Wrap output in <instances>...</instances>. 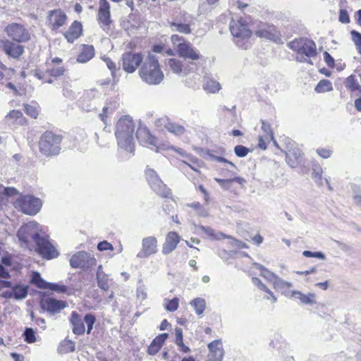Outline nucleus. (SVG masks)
<instances>
[{
	"mask_svg": "<svg viewBox=\"0 0 361 361\" xmlns=\"http://www.w3.org/2000/svg\"><path fill=\"white\" fill-rule=\"evenodd\" d=\"M135 125L129 116H122L116 123L115 135L118 145L130 153L134 151Z\"/></svg>",
	"mask_w": 361,
	"mask_h": 361,
	"instance_id": "1",
	"label": "nucleus"
},
{
	"mask_svg": "<svg viewBox=\"0 0 361 361\" xmlns=\"http://www.w3.org/2000/svg\"><path fill=\"white\" fill-rule=\"evenodd\" d=\"M139 75L148 85H157L163 80L164 73L155 56L149 54L144 60L139 70Z\"/></svg>",
	"mask_w": 361,
	"mask_h": 361,
	"instance_id": "2",
	"label": "nucleus"
},
{
	"mask_svg": "<svg viewBox=\"0 0 361 361\" xmlns=\"http://www.w3.org/2000/svg\"><path fill=\"white\" fill-rule=\"evenodd\" d=\"M229 29L234 37V42L238 47L247 49L250 47L252 31L245 20L242 18L236 20L233 18L229 24Z\"/></svg>",
	"mask_w": 361,
	"mask_h": 361,
	"instance_id": "3",
	"label": "nucleus"
},
{
	"mask_svg": "<svg viewBox=\"0 0 361 361\" xmlns=\"http://www.w3.org/2000/svg\"><path fill=\"white\" fill-rule=\"evenodd\" d=\"M62 136L51 131H46L39 141V152L46 157L56 156L60 153Z\"/></svg>",
	"mask_w": 361,
	"mask_h": 361,
	"instance_id": "4",
	"label": "nucleus"
},
{
	"mask_svg": "<svg viewBox=\"0 0 361 361\" xmlns=\"http://www.w3.org/2000/svg\"><path fill=\"white\" fill-rule=\"evenodd\" d=\"M177 51L180 57L188 61L184 67L185 71L193 72L197 69L195 61L200 59L201 54L198 49L189 42H183L177 44Z\"/></svg>",
	"mask_w": 361,
	"mask_h": 361,
	"instance_id": "5",
	"label": "nucleus"
},
{
	"mask_svg": "<svg viewBox=\"0 0 361 361\" xmlns=\"http://www.w3.org/2000/svg\"><path fill=\"white\" fill-rule=\"evenodd\" d=\"M288 47L298 54H304L307 58L317 55L315 42L307 37L296 38L288 43Z\"/></svg>",
	"mask_w": 361,
	"mask_h": 361,
	"instance_id": "6",
	"label": "nucleus"
},
{
	"mask_svg": "<svg viewBox=\"0 0 361 361\" xmlns=\"http://www.w3.org/2000/svg\"><path fill=\"white\" fill-rule=\"evenodd\" d=\"M41 231L40 225L36 221H30L23 224L17 232L18 240L27 245L33 241L35 243L41 236L39 231Z\"/></svg>",
	"mask_w": 361,
	"mask_h": 361,
	"instance_id": "7",
	"label": "nucleus"
},
{
	"mask_svg": "<svg viewBox=\"0 0 361 361\" xmlns=\"http://www.w3.org/2000/svg\"><path fill=\"white\" fill-rule=\"evenodd\" d=\"M42 203L39 198L32 195H25L18 199L15 202V207L19 209L23 213L28 215L37 214Z\"/></svg>",
	"mask_w": 361,
	"mask_h": 361,
	"instance_id": "8",
	"label": "nucleus"
},
{
	"mask_svg": "<svg viewBox=\"0 0 361 361\" xmlns=\"http://www.w3.org/2000/svg\"><path fill=\"white\" fill-rule=\"evenodd\" d=\"M4 31L12 41L18 43H25L31 39L28 30L20 23H9L5 27Z\"/></svg>",
	"mask_w": 361,
	"mask_h": 361,
	"instance_id": "9",
	"label": "nucleus"
},
{
	"mask_svg": "<svg viewBox=\"0 0 361 361\" xmlns=\"http://www.w3.org/2000/svg\"><path fill=\"white\" fill-rule=\"evenodd\" d=\"M145 175L151 188L158 195L161 197H169L171 195V190L164 183L154 170L147 169L145 171Z\"/></svg>",
	"mask_w": 361,
	"mask_h": 361,
	"instance_id": "10",
	"label": "nucleus"
},
{
	"mask_svg": "<svg viewBox=\"0 0 361 361\" xmlns=\"http://www.w3.org/2000/svg\"><path fill=\"white\" fill-rule=\"evenodd\" d=\"M121 66L128 73H133L144 61L142 55L140 53L127 51L123 54Z\"/></svg>",
	"mask_w": 361,
	"mask_h": 361,
	"instance_id": "11",
	"label": "nucleus"
},
{
	"mask_svg": "<svg viewBox=\"0 0 361 361\" xmlns=\"http://www.w3.org/2000/svg\"><path fill=\"white\" fill-rule=\"evenodd\" d=\"M39 306L42 310L47 312L49 315L54 316L68 307V303L65 300L48 297L40 299Z\"/></svg>",
	"mask_w": 361,
	"mask_h": 361,
	"instance_id": "12",
	"label": "nucleus"
},
{
	"mask_svg": "<svg viewBox=\"0 0 361 361\" xmlns=\"http://www.w3.org/2000/svg\"><path fill=\"white\" fill-rule=\"evenodd\" d=\"M37 252L44 259H51L59 256V252L49 242L47 235L40 236L35 243Z\"/></svg>",
	"mask_w": 361,
	"mask_h": 361,
	"instance_id": "13",
	"label": "nucleus"
},
{
	"mask_svg": "<svg viewBox=\"0 0 361 361\" xmlns=\"http://www.w3.org/2000/svg\"><path fill=\"white\" fill-rule=\"evenodd\" d=\"M1 47L9 58L13 59H19L25 52V47L23 45L10 39L1 40Z\"/></svg>",
	"mask_w": 361,
	"mask_h": 361,
	"instance_id": "14",
	"label": "nucleus"
},
{
	"mask_svg": "<svg viewBox=\"0 0 361 361\" xmlns=\"http://www.w3.org/2000/svg\"><path fill=\"white\" fill-rule=\"evenodd\" d=\"M96 259L85 251H80L74 254L70 259L72 268H86L94 264Z\"/></svg>",
	"mask_w": 361,
	"mask_h": 361,
	"instance_id": "15",
	"label": "nucleus"
},
{
	"mask_svg": "<svg viewBox=\"0 0 361 361\" xmlns=\"http://www.w3.org/2000/svg\"><path fill=\"white\" fill-rule=\"evenodd\" d=\"M158 251L157 240L154 236L144 238L142 240V249L137 253L138 258H147Z\"/></svg>",
	"mask_w": 361,
	"mask_h": 361,
	"instance_id": "16",
	"label": "nucleus"
},
{
	"mask_svg": "<svg viewBox=\"0 0 361 361\" xmlns=\"http://www.w3.org/2000/svg\"><path fill=\"white\" fill-rule=\"evenodd\" d=\"M66 15L61 9L50 11L48 16V21L52 30H57L65 24Z\"/></svg>",
	"mask_w": 361,
	"mask_h": 361,
	"instance_id": "17",
	"label": "nucleus"
},
{
	"mask_svg": "<svg viewBox=\"0 0 361 361\" xmlns=\"http://www.w3.org/2000/svg\"><path fill=\"white\" fill-rule=\"evenodd\" d=\"M210 361H222L224 350L221 340H215L208 344Z\"/></svg>",
	"mask_w": 361,
	"mask_h": 361,
	"instance_id": "18",
	"label": "nucleus"
},
{
	"mask_svg": "<svg viewBox=\"0 0 361 361\" xmlns=\"http://www.w3.org/2000/svg\"><path fill=\"white\" fill-rule=\"evenodd\" d=\"M136 137L140 144L149 145L157 147V138L153 136L147 128H138L136 132Z\"/></svg>",
	"mask_w": 361,
	"mask_h": 361,
	"instance_id": "19",
	"label": "nucleus"
},
{
	"mask_svg": "<svg viewBox=\"0 0 361 361\" xmlns=\"http://www.w3.org/2000/svg\"><path fill=\"white\" fill-rule=\"evenodd\" d=\"M110 5L107 0H100L98 10V20L103 26H108L111 23Z\"/></svg>",
	"mask_w": 361,
	"mask_h": 361,
	"instance_id": "20",
	"label": "nucleus"
},
{
	"mask_svg": "<svg viewBox=\"0 0 361 361\" xmlns=\"http://www.w3.org/2000/svg\"><path fill=\"white\" fill-rule=\"evenodd\" d=\"M157 123L161 126H164L169 132L176 135H183L185 132V128L183 126L171 122L168 117H163L159 118Z\"/></svg>",
	"mask_w": 361,
	"mask_h": 361,
	"instance_id": "21",
	"label": "nucleus"
},
{
	"mask_svg": "<svg viewBox=\"0 0 361 361\" xmlns=\"http://www.w3.org/2000/svg\"><path fill=\"white\" fill-rule=\"evenodd\" d=\"M180 237L176 232H169L166 235V240L163 245L162 253L168 255L176 249L179 243Z\"/></svg>",
	"mask_w": 361,
	"mask_h": 361,
	"instance_id": "22",
	"label": "nucleus"
},
{
	"mask_svg": "<svg viewBox=\"0 0 361 361\" xmlns=\"http://www.w3.org/2000/svg\"><path fill=\"white\" fill-rule=\"evenodd\" d=\"M82 32V25L81 23L75 20L63 35L68 42L73 43L75 39L80 37Z\"/></svg>",
	"mask_w": 361,
	"mask_h": 361,
	"instance_id": "23",
	"label": "nucleus"
},
{
	"mask_svg": "<svg viewBox=\"0 0 361 361\" xmlns=\"http://www.w3.org/2000/svg\"><path fill=\"white\" fill-rule=\"evenodd\" d=\"M169 337V334L164 333L156 336L148 346L147 353L150 355H156L161 348Z\"/></svg>",
	"mask_w": 361,
	"mask_h": 361,
	"instance_id": "24",
	"label": "nucleus"
},
{
	"mask_svg": "<svg viewBox=\"0 0 361 361\" xmlns=\"http://www.w3.org/2000/svg\"><path fill=\"white\" fill-rule=\"evenodd\" d=\"M70 323L73 326V332L76 335H82L85 331L84 319L82 320L79 314L73 311L70 317Z\"/></svg>",
	"mask_w": 361,
	"mask_h": 361,
	"instance_id": "25",
	"label": "nucleus"
},
{
	"mask_svg": "<svg viewBox=\"0 0 361 361\" xmlns=\"http://www.w3.org/2000/svg\"><path fill=\"white\" fill-rule=\"evenodd\" d=\"M302 153L300 149L295 147L286 152V162L291 168H295L300 163Z\"/></svg>",
	"mask_w": 361,
	"mask_h": 361,
	"instance_id": "26",
	"label": "nucleus"
},
{
	"mask_svg": "<svg viewBox=\"0 0 361 361\" xmlns=\"http://www.w3.org/2000/svg\"><path fill=\"white\" fill-rule=\"evenodd\" d=\"M94 56V48L92 45L83 44L80 53L78 55V63H87Z\"/></svg>",
	"mask_w": 361,
	"mask_h": 361,
	"instance_id": "27",
	"label": "nucleus"
},
{
	"mask_svg": "<svg viewBox=\"0 0 361 361\" xmlns=\"http://www.w3.org/2000/svg\"><path fill=\"white\" fill-rule=\"evenodd\" d=\"M291 297H295L300 300V302L303 305H313L316 303L314 293H309L305 295L298 290L291 291Z\"/></svg>",
	"mask_w": 361,
	"mask_h": 361,
	"instance_id": "28",
	"label": "nucleus"
},
{
	"mask_svg": "<svg viewBox=\"0 0 361 361\" xmlns=\"http://www.w3.org/2000/svg\"><path fill=\"white\" fill-rule=\"evenodd\" d=\"M273 286L276 290L281 291V293L286 296H288L289 294L291 295V291H288V290L293 286V284L288 281L283 280L279 276L274 280Z\"/></svg>",
	"mask_w": 361,
	"mask_h": 361,
	"instance_id": "29",
	"label": "nucleus"
},
{
	"mask_svg": "<svg viewBox=\"0 0 361 361\" xmlns=\"http://www.w3.org/2000/svg\"><path fill=\"white\" fill-rule=\"evenodd\" d=\"M170 27L172 31L178 32L181 34L188 35L191 33L192 30L189 23L181 22H172L170 23Z\"/></svg>",
	"mask_w": 361,
	"mask_h": 361,
	"instance_id": "30",
	"label": "nucleus"
},
{
	"mask_svg": "<svg viewBox=\"0 0 361 361\" xmlns=\"http://www.w3.org/2000/svg\"><path fill=\"white\" fill-rule=\"evenodd\" d=\"M11 288L13 298L17 300L25 298L28 294V288L25 286L21 284H15L12 286Z\"/></svg>",
	"mask_w": 361,
	"mask_h": 361,
	"instance_id": "31",
	"label": "nucleus"
},
{
	"mask_svg": "<svg viewBox=\"0 0 361 361\" xmlns=\"http://www.w3.org/2000/svg\"><path fill=\"white\" fill-rule=\"evenodd\" d=\"M203 88L205 91L209 93H216L221 89V85L216 80L209 78L204 80Z\"/></svg>",
	"mask_w": 361,
	"mask_h": 361,
	"instance_id": "32",
	"label": "nucleus"
},
{
	"mask_svg": "<svg viewBox=\"0 0 361 361\" xmlns=\"http://www.w3.org/2000/svg\"><path fill=\"white\" fill-rule=\"evenodd\" d=\"M197 315L202 314L206 308V301L204 298H197L190 302Z\"/></svg>",
	"mask_w": 361,
	"mask_h": 361,
	"instance_id": "33",
	"label": "nucleus"
},
{
	"mask_svg": "<svg viewBox=\"0 0 361 361\" xmlns=\"http://www.w3.org/2000/svg\"><path fill=\"white\" fill-rule=\"evenodd\" d=\"M165 63L174 73L176 74L181 73L184 67H185V66L183 65L181 62L176 59H169Z\"/></svg>",
	"mask_w": 361,
	"mask_h": 361,
	"instance_id": "34",
	"label": "nucleus"
},
{
	"mask_svg": "<svg viewBox=\"0 0 361 361\" xmlns=\"http://www.w3.org/2000/svg\"><path fill=\"white\" fill-rule=\"evenodd\" d=\"M30 281L32 284L41 289H47L49 284V282L44 280L40 274L37 271L32 273Z\"/></svg>",
	"mask_w": 361,
	"mask_h": 361,
	"instance_id": "35",
	"label": "nucleus"
},
{
	"mask_svg": "<svg viewBox=\"0 0 361 361\" xmlns=\"http://www.w3.org/2000/svg\"><path fill=\"white\" fill-rule=\"evenodd\" d=\"M97 286L103 290H108L109 288L110 279L107 274L99 273L97 274Z\"/></svg>",
	"mask_w": 361,
	"mask_h": 361,
	"instance_id": "36",
	"label": "nucleus"
},
{
	"mask_svg": "<svg viewBox=\"0 0 361 361\" xmlns=\"http://www.w3.org/2000/svg\"><path fill=\"white\" fill-rule=\"evenodd\" d=\"M75 343L71 340L62 341L60 343L58 350L60 353H68L75 350Z\"/></svg>",
	"mask_w": 361,
	"mask_h": 361,
	"instance_id": "37",
	"label": "nucleus"
},
{
	"mask_svg": "<svg viewBox=\"0 0 361 361\" xmlns=\"http://www.w3.org/2000/svg\"><path fill=\"white\" fill-rule=\"evenodd\" d=\"M198 228L200 231H202L203 233H204L211 239L218 240V239H220V236H222L224 238H227V236L222 233L216 234L214 230L212 229L211 227L204 226L200 225L198 226Z\"/></svg>",
	"mask_w": 361,
	"mask_h": 361,
	"instance_id": "38",
	"label": "nucleus"
},
{
	"mask_svg": "<svg viewBox=\"0 0 361 361\" xmlns=\"http://www.w3.org/2000/svg\"><path fill=\"white\" fill-rule=\"evenodd\" d=\"M18 193V190L15 188L4 187L0 185V203L4 201L6 197H11Z\"/></svg>",
	"mask_w": 361,
	"mask_h": 361,
	"instance_id": "39",
	"label": "nucleus"
},
{
	"mask_svg": "<svg viewBox=\"0 0 361 361\" xmlns=\"http://www.w3.org/2000/svg\"><path fill=\"white\" fill-rule=\"evenodd\" d=\"M315 91L318 93L329 92L333 90L332 84L329 80H322L315 87Z\"/></svg>",
	"mask_w": 361,
	"mask_h": 361,
	"instance_id": "40",
	"label": "nucleus"
},
{
	"mask_svg": "<svg viewBox=\"0 0 361 361\" xmlns=\"http://www.w3.org/2000/svg\"><path fill=\"white\" fill-rule=\"evenodd\" d=\"M65 68L63 66H51L49 65L47 73L52 77L57 78L64 74Z\"/></svg>",
	"mask_w": 361,
	"mask_h": 361,
	"instance_id": "41",
	"label": "nucleus"
},
{
	"mask_svg": "<svg viewBox=\"0 0 361 361\" xmlns=\"http://www.w3.org/2000/svg\"><path fill=\"white\" fill-rule=\"evenodd\" d=\"M24 340L27 343H33L36 341L35 331L32 328H25L23 333Z\"/></svg>",
	"mask_w": 361,
	"mask_h": 361,
	"instance_id": "42",
	"label": "nucleus"
},
{
	"mask_svg": "<svg viewBox=\"0 0 361 361\" xmlns=\"http://www.w3.org/2000/svg\"><path fill=\"white\" fill-rule=\"evenodd\" d=\"M96 322L95 316L92 313L86 314L84 317V322L86 323L87 329V334H90L93 329V326Z\"/></svg>",
	"mask_w": 361,
	"mask_h": 361,
	"instance_id": "43",
	"label": "nucleus"
},
{
	"mask_svg": "<svg viewBox=\"0 0 361 361\" xmlns=\"http://www.w3.org/2000/svg\"><path fill=\"white\" fill-rule=\"evenodd\" d=\"M352 40L353 41L359 54L361 55V33L356 30L350 32Z\"/></svg>",
	"mask_w": 361,
	"mask_h": 361,
	"instance_id": "44",
	"label": "nucleus"
},
{
	"mask_svg": "<svg viewBox=\"0 0 361 361\" xmlns=\"http://www.w3.org/2000/svg\"><path fill=\"white\" fill-rule=\"evenodd\" d=\"M261 122H262V130L266 134L264 135L265 138L270 139V140L274 139V134H273L272 129L271 128L270 124L264 120H262Z\"/></svg>",
	"mask_w": 361,
	"mask_h": 361,
	"instance_id": "45",
	"label": "nucleus"
},
{
	"mask_svg": "<svg viewBox=\"0 0 361 361\" xmlns=\"http://www.w3.org/2000/svg\"><path fill=\"white\" fill-rule=\"evenodd\" d=\"M56 293H65L67 292V287L64 285L49 282L47 288Z\"/></svg>",
	"mask_w": 361,
	"mask_h": 361,
	"instance_id": "46",
	"label": "nucleus"
},
{
	"mask_svg": "<svg viewBox=\"0 0 361 361\" xmlns=\"http://www.w3.org/2000/svg\"><path fill=\"white\" fill-rule=\"evenodd\" d=\"M207 155L213 161H216L218 162H222V163H224V164L228 165L229 166H231L233 169H236V166L235 164H233L232 161H228V159H225L224 157L214 155V154H212L211 152H208Z\"/></svg>",
	"mask_w": 361,
	"mask_h": 361,
	"instance_id": "47",
	"label": "nucleus"
},
{
	"mask_svg": "<svg viewBox=\"0 0 361 361\" xmlns=\"http://www.w3.org/2000/svg\"><path fill=\"white\" fill-rule=\"evenodd\" d=\"M250 152L249 148L241 145H236L234 147V153L238 157H245Z\"/></svg>",
	"mask_w": 361,
	"mask_h": 361,
	"instance_id": "48",
	"label": "nucleus"
},
{
	"mask_svg": "<svg viewBox=\"0 0 361 361\" xmlns=\"http://www.w3.org/2000/svg\"><path fill=\"white\" fill-rule=\"evenodd\" d=\"M346 87L350 90H357L361 91V86L357 83L355 76L351 75L347 78Z\"/></svg>",
	"mask_w": 361,
	"mask_h": 361,
	"instance_id": "49",
	"label": "nucleus"
},
{
	"mask_svg": "<svg viewBox=\"0 0 361 361\" xmlns=\"http://www.w3.org/2000/svg\"><path fill=\"white\" fill-rule=\"evenodd\" d=\"M166 303L165 308L169 312H174L178 307L179 300L178 298H174L172 300H166Z\"/></svg>",
	"mask_w": 361,
	"mask_h": 361,
	"instance_id": "50",
	"label": "nucleus"
},
{
	"mask_svg": "<svg viewBox=\"0 0 361 361\" xmlns=\"http://www.w3.org/2000/svg\"><path fill=\"white\" fill-rule=\"evenodd\" d=\"M302 255L306 257H316L322 260L326 259L325 255L322 252H312L310 250H305L303 251Z\"/></svg>",
	"mask_w": 361,
	"mask_h": 361,
	"instance_id": "51",
	"label": "nucleus"
},
{
	"mask_svg": "<svg viewBox=\"0 0 361 361\" xmlns=\"http://www.w3.org/2000/svg\"><path fill=\"white\" fill-rule=\"evenodd\" d=\"M25 113L32 118H36L38 116V110L34 106L30 104L25 105Z\"/></svg>",
	"mask_w": 361,
	"mask_h": 361,
	"instance_id": "52",
	"label": "nucleus"
},
{
	"mask_svg": "<svg viewBox=\"0 0 361 361\" xmlns=\"http://www.w3.org/2000/svg\"><path fill=\"white\" fill-rule=\"evenodd\" d=\"M353 199L355 202L361 206V188L359 186L354 185L353 187Z\"/></svg>",
	"mask_w": 361,
	"mask_h": 361,
	"instance_id": "53",
	"label": "nucleus"
},
{
	"mask_svg": "<svg viewBox=\"0 0 361 361\" xmlns=\"http://www.w3.org/2000/svg\"><path fill=\"white\" fill-rule=\"evenodd\" d=\"M338 20L344 24L350 23V17L345 9H341L339 11Z\"/></svg>",
	"mask_w": 361,
	"mask_h": 361,
	"instance_id": "54",
	"label": "nucleus"
},
{
	"mask_svg": "<svg viewBox=\"0 0 361 361\" xmlns=\"http://www.w3.org/2000/svg\"><path fill=\"white\" fill-rule=\"evenodd\" d=\"M260 276L264 277L266 279L271 282L272 283H274V280L276 279V278L279 276L274 273L271 272V271L267 269L264 270V272L260 273Z\"/></svg>",
	"mask_w": 361,
	"mask_h": 361,
	"instance_id": "55",
	"label": "nucleus"
},
{
	"mask_svg": "<svg viewBox=\"0 0 361 361\" xmlns=\"http://www.w3.org/2000/svg\"><path fill=\"white\" fill-rule=\"evenodd\" d=\"M97 249L99 251L114 250V247L111 243H109L106 240H104L98 243Z\"/></svg>",
	"mask_w": 361,
	"mask_h": 361,
	"instance_id": "56",
	"label": "nucleus"
},
{
	"mask_svg": "<svg viewBox=\"0 0 361 361\" xmlns=\"http://www.w3.org/2000/svg\"><path fill=\"white\" fill-rule=\"evenodd\" d=\"M233 170H237V168L233 169L226 164L225 167L221 169L220 173L224 176H232L236 173Z\"/></svg>",
	"mask_w": 361,
	"mask_h": 361,
	"instance_id": "57",
	"label": "nucleus"
},
{
	"mask_svg": "<svg viewBox=\"0 0 361 361\" xmlns=\"http://www.w3.org/2000/svg\"><path fill=\"white\" fill-rule=\"evenodd\" d=\"M214 180L217 182L219 185L224 189H228L230 184L232 183L231 178L221 179L219 178H214Z\"/></svg>",
	"mask_w": 361,
	"mask_h": 361,
	"instance_id": "58",
	"label": "nucleus"
},
{
	"mask_svg": "<svg viewBox=\"0 0 361 361\" xmlns=\"http://www.w3.org/2000/svg\"><path fill=\"white\" fill-rule=\"evenodd\" d=\"M104 61L106 63V66L111 71V75L114 76V73L116 71V66L114 62H113L109 58L106 57L104 59Z\"/></svg>",
	"mask_w": 361,
	"mask_h": 361,
	"instance_id": "59",
	"label": "nucleus"
},
{
	"mask_svg": "<svg viewBox=\"0 0 361 361\" xmlns=\"http://www.w3.org/2000/svg\"><path fill=\"white\" fill-rule=\"evenodd\" d=\"M23 116V114L19 110H12L6 116V119H18Z\"/></svg>",
	"mask_w": 361,
	"mask_h": 361,
	"instance_id": "60",
	"label": "nucleus"
},
{
	"mask_svg": "<svg viewBox=\"0 0 361 361\" xmlns=\"http://www.w3.org/2000/svg\"><path fill=\"white\" fill-rule=\"evenodd\" d=\"M324 59L329 67L332 68L334 66V59L327 51L324 53Z\"/></svg>",
	"mask_w": 361,
	"mask_h": 361,
	"instance_id": "61",
	"label": "nucleus"
},
{
	"mask_svg": "<svg viewBox=\"0 0 361 361\" xmlns=\"http://www.w3.org/2000/svg\"><path fill=\"white\" fill-rule=\"evenodd\" d=\"M317 153L321 157H322L324 159L329 158L331 155V150H329V149H324V148L317 149Z\"/></svg>",
	"mask_w": 361,
	"mask_h": 361,
	"instance_id": "62",
	"label": "nucleus"
},
{
	"mask_svg": "<svg viewBox=\"0 0 361 361\" xmlns=\"http://www.w3.org/2000/svg\"><path fill=\"white\" fill-rule=\"evenodd\" d=\"M338 247L342 250L344 252H350L352 251V247L346 243L340 242V241H336Z\"/></svg>",
	"mask_w": 361,
	"mask_h": 361,
	"instance_id": "63",
	"label": "nucleus"
},
{
	"mask_svg": "<svg viewBox=\"0 0 361 361\" xmlns=\"http://www.w3.org/2000/svg\"><path fill=\"white\" fill-rule=\"evenodd\" d=\"M137 297L141 300H145L147 298V293L145 291L143 287L140 286L137 288Z\"/></svg>",
	"mask_w": 361,
	"mask_h": 361,
	"instance_id": "64",
	"label": "nucleus"
}]
</instances>
